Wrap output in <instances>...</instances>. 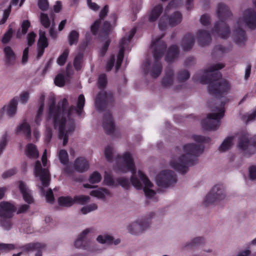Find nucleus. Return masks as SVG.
<instances>
[{"label":"nucleus","instance_id":"f257e3e1","mask_svg":"<svg viewBox=\"0 0 256 256\" xmlns=\"http://www.w3.org/2000/svg\"><path fill=\"white\" fill-rule=\"evenodd\" d=\"M85 103V98L83 94L79 96L77 102V108L71 106L68 108V100L63 99L56 107L55 98L50 96L48 98L49 112L48 118L53 119L54 126L58 131V138L62 140L63 146H66L68 137L74 130V117L76 114L81 116Z\"/></svg>","mask_w":256,"mask_h":256},{"label":"nucleus","instance_id":"f03ea898","mask_svg":"<svg viewBox=\"0 0 256 256\" xmlns=\"http://www.w3.org/2000/svg\"><path fill=\"white\" fill-rule=\"evenodd\" d=\"M192 138L196 143L188 142L176 148L168 162L170 167L182 174L196 164L198 157L203 153L204 146L200 144L208 142V138L200 136Z\"/></svg>","mask_w":256,"mask_h":256},{"label":"nucleus","instance_id":"7ed1b4c3","mask_svg":"<svg viewBox=\"0 0 256 256\" xmlns=\"http://www.w3.org/2000/svg\"><path fill=\"white\" fill-rule=\"evenodd\" d=\"M115 161V168L117 172H126L130 171L132 172V176L131 178V182L134 188L136 189L142 188L148 198H152L154 196L156 192L154 190V184L141 171H138V176L142 182L143 185L139 180L134 176V174L136 171L133 158L130 152H126L122 156L118 155Z\"/></svg>","mask_w":256,"mask_h":256},{"label":"nucleus","instance_id":"20e7f679","mask_svg":"<svg viewBox=\"0 0 256 256\" xmlns=\"http://www.w3.org/2000/svg\"><path fill=\"white\" fill-rule=\"evenodd\" d=\"M224 66L223 64H214L204 71L196 74L194 78L202 84L208 83V91L210 94L223 96L229 92L230 86L226 80L221 78L220 73L216 71Z\"/></svg>","mask_w":256,"mask_h":256},{"label":"nucleus","instance_id":"39448f33","mask_svg":"<svg viewBox=\"0 0 256 256\" xmlns=\"http://www.w3.org/2000/svg\"><path fill=\"white\" fill-rule=\"evenodd\" d=\"M246 26L252 30L256 28V12L252 8H248L244 10L242 16L234 25L232 39L238 46L244 44L246 40V34L243 30Z\"/></svg>","mask_w":256,"mask_h":256},{"label":"nucleus","instance_id":"423d86ee","mask_svg":"<svg viewBox=\"0 0 256 256\" xmlns=\"http://www.w3.org/2000/svg\"><path fill=\"white\" fill-rule=\"evenodd\" d=\"M42 161L44 168H42L40 162L38 160L34 166V176L36 178H38L40 181V183L37 184L40 192L45 196L48 202L52 203L54 200L53 192L51 189L45 190L46 188L48 186L50 178V174L48 170L45 168L47 164L46 150H44L42 154Z\"/></svg>","mask_w":256,"mask_h":256},{"label":"nucleus","instance_id":"0eeeda50","mask_svg":"<svg viewBox=\"0 0 256 256\" xmlns=\"http://www.w3.org/2000/svg\"><path fill=\"white\" fill-rule=\"evenodd\" d=\"M162 37L156 38L152 40L151 48L153 50L154 57L156 62L148 66L150 70H147L150 76L154 78L158 77L162 72V65L158 60L161 58L164 50L166 49V44L160 40Z\"/></svg>","mask_w":256,"mask_h":256},{"label":"nucleus","instance_id":"6e6552de","mask_svg":"<svg viewBox=\"0 0 256 256\" xmlns=\"http://www.w3.org/2000/svg\"><path fill=\"white\" fill-rule=\"evenodd\" d=\"M216 14L220 20L215 24L212 30L214 34L222 38H226L230 36V30L223 19L230 16L228 8L224 4H218L216 9Z\"/></svg>","mask_w":256,"mask_h":256},{"label":"nucleus","instance_id":"1a4fd4ad","mask_svg":"<svg viewBox=\"0 0 256 256\" xmlns=\"http://www.w3.org/2000/svg\"><path fill=\"white\" fill-rule=\"evenodd\" d=\"M228 100L221 102L220 106H216L212 110V112L208 115L206 119L202 122V127L206 130H215L220 126V120L224 116V106Z\"/></svg>","mask_w":256,"mask_h":256},{"label":"nucleus","instance_id":"9d476101","mask_svg":"<svg viewBox=\"0 0 256 256\" xmlns=\"http://www.w3.org/2000/svg\"><path fill=\"white\" fill-rule=\"evenodd\" d=\"M16 207L12 204L8 202H0V225L6 230H9L11 227L10 220L16 210Z\"/></svg>","mask_w":256,"mask_h":256},{"label":"nucleus","instance_id":"9b49d317","mask_svg":"<svg viewBox=\"0 0 256 256\" xmlns=\"http://www.w3.org/2000/svg\"><path fill=\"white\" fill-rule=\"evenodd\" d=\"M226 198V190L223 186L217 184L213 186L203 200V204L208 206L225 200Z\"/></svg>","mask_w":256,"mask_h":256},{"label":"nucleus","instance_id":"f8f14e48","mask_svg":"<svg viewBox=\"0 0 256 256\" xmlns=\"http://www.w3.org/2000/svg\"><path fill=\"white\" fill-rule=\"evenodd\" d=\"M150 220L138 219L128 224L126 230L130 234L138 236L150 227Z\"/></svg>","mask_w":256,"mask_h":256},{"label":"nucleus","instance_id":"ddd939ff","mask_svg":"<svg viewBox=\"0 0 256 256\" xmlns=\"http://www.w3.org/2000/svg\"><path fill=\"white\" fill-rule=\"evenodd\" d=\"M156 181L158 186L168 188L176 182V174L171 170H162L156 176Z\"/></svg>","mask_w":256,"mask_h":256},{"label":"nucleus","instance_id":"4468645a","mask_svg":"<svg viewBox=\"0 0 256 256\" xmlns=\"http://www.w3.org/2000/svg\"><path fill=\"white\" fill-rule=\"evenodd\" d=\"M238 146L246 156L254 154L256 152V135L253 137L252 143L250 142L248 135H244L240 138Z\"/></svg>","mask_w":256,"mask_h":256},{"label":"nucleus","instance_id":"2eb2a0df","mask_svg":"<svg viewBox=\"0 0 256 256\" xmlns=\"http://www.w3.org/2000/svg\"><path fill=\"white\" fill-rule=\"evenodd\" d=\"M136 33L135 28H132L129 32L128 36L126 37H124L122 39L120 44V52L117 56L116 68L118 70L121 66L122 62L124 58V54L125 49L128 48V45L130 43V41L134 36Z\"/></svg>","mask_w":256,"mask_h":256},{"label":"nucleus","instance_id":"dca6fc26","mask_svg":"<svg viewBox=\"0 0 256 256\" xmlns=\"http://www.w3.org/2000/svg\"><path fill=\"white\" fill-rule=\"evenodd\" d=\"M112 98V94L104 91L100 92L97 95L95 100V106L96 109L102 110L104 108L106 104Z\"/></svg>","mask_w":256,"mask_h":256},{"label":"nucleus","instance_id":"f3484780","mask_svg":"<svg viewBox=\"0 0 256 256\" xmlns=\"http://www.w3.org/2000/svg\"><path fill=\"white\" fill-rule=\"evenodd\" d=\"M17 106V98H14L10 102L9 104L4 106L0 110V116L2 117L5 113L10 118L14 116L16 112Z\"/></svg>","mask_w":256,"mask_h":256},{"label":"nucleus","instance_id":"a211bd4d","mask_svg":"<svg viewBox=\"0 0 256 256\" xmlns=\"http://www.w3.org/2000/svg\"><path fill=\"white\" fill-rule=\"evenodd\" d=\"M90 195L102 200H106L107 198L112 196V194L108 190L102 188L92 190Z\"/></svg>","mask_w":256,"mask_h":256},{"label":"nucleus","instance_id":"6ab92c4d","mask_svg":"<svg viewBox=\"0 0 256 256\" xmlns=\"http://www.w3.org/2000/svg\"><path fill=\"white\" fill-rule=\"evenodd\" d=\"M182 3V0H172L171 2L169 3L168 5L165 9L164 15L160 19L158 24L159 28L161 30H164L166 26V24H162V20H164L168 14L170 12V10L178 6L181 4Z\"/></svg>","mask_w":256,"mask_h":256},{"label":"nucleus","instance_id":"aec40b11","mask_svg":"<svg viewBox=\"0 0 256 256\" xmlns=\"http://www.w3.org/2000/svg\"><path fill=\"white\" fill-rule=\"evenodd\" d=\"M196 38L198 44L202 46L207 45L211 40L210 35L204 30H200L197 32Z\"/></svg>","mask_w":256,"mask_h":256},{"label":"nucleus","instance_id":"412c9836","mask_svg":"<svg viewBox=\"0 0 256 256\" xmlns=\"http://www.w3.org/2000/svg\"><path fill=\"white\" fill-rule=\"evenodd\" d=\"M39 35L40 37L38 43V56L40 57L43 54L45 48L48 46V42L44 32L40 30Z\"/></svg>","mask_w":256,"mask_h":256},{"label":"nucleus","instance_id":"4be33fe9","mask_svg":"<svg viewBox=\"0 0 256 256\" xmlns=\"http://www.w3.org/2000/svg\"><path fill=\"white\" fill-rule=\"evenodd\" d=\"M102 126L107 134H111L113 132L114 126L112 118L110 113L104 115L102 122Z\"/></svg>","mask_w":256,"mask_h":256},{"label":"nucleus","instance_id":"5701e85b","mask_svg":"<svg viewBox=\"0 0 256 256\" xmlns=\"http://www.w3.org/2000/svg\"><path fill=\"white\" fill-rule=\"evenodd\" d=\"M18 187L21 193L23 196L24 200L28 204L33 202V198L32 196L31 192L28 188L26 184L22 181L18 182Z\"/></svg>","mask_w":256,"mask_h":256},{"label":"nucleus","instance_id":"b1692460","mask_svg":"<svg viewBox=\"0 0 256 256\" xmlns=\"http://www.w3.org/2000/svg\"><path fill=\"white\" fill-rule=\"evenodd\" d=\"M74 168L76 171L82 172L88 170L89 164L85 158H79L74 162Z\"/></svg>","mask_w":256,"mask_h":256},{"label":"nucleus","instance_id":"393cba45","mask_svg":"<svg viewBox=\"0 0 256 256\" xmlns=\"http://www.w3.org/2000/svg\"><path fill=\"white\" fill-rule=\"evenodd\" d=\"M108 7L105 6L103 9L100 11V19L96 20L91 26V30L94 34H96L97 32L98 28L100 24L101 23L102 20L107 15L108 12Z\"/></svg>","mask_w":256,"mask_h":256},{"label":"nucleus","instance_id":"a878e982","mask_svg":"<svg viewBox=\"0 0 256 256\" xmlns=\"http://www.w3.org/2000/svg\"><path fill=\"white\" fill-rule=\"evenodd\" d=\"M194 44V38L193 36L190 34H186L184 37L182 46L184 50H188L192 47Z\"/></svg>","mask_w":256,"mask_h":256},{"label":"nucleus","instance_id":"bb28decb","mask_svg":"<svg viewBox=\"0 0 256 256\" xmlns=\"http://www.w3.org/2000/svg\"><path fill=\"white\" fill-rule=\"evenodd\" d=\"M162 7L160 4L155 6L150 12L148 20L150 22H154L162 14Z\"/></svg>","mask_w":256,"mask_h":256},{"label":"nucleus","instance_id":"cd10ccee","mask_svg":"<svg viewBox=\"0 0 256 256\" xmlns=\"http://www.w3.org/2000/svg\"><path fill=\"white\" fill-rule=\"evenodd\" d=\"M18 134L22 133L28 138H30L31 136V130L29 124L26 121H24L20 124L16 130Z\"/></svg>","mask_w":256,"mask_h":256},{"label":"nucleus","instance_id":"c85d7f7f","mask_svg":"<svg viewBox=\"0 0 256 256\" xmlns=\"http://www.w3.org/2000/svg\"><path fill=\"white\" fill-rule=\"evenodd\" d=\"M234 136H230L226 138L220 146H219L218 150L222 152H226L234 144Z\"/></svg>","mask_w":256,"mask_h":256},{"label":"nucleus","instance_id":"c756f323","mask_svg":"<svg viewBox=\"0 0 256 256\" xmlns=\"http://www.w3.org/2000/svg\"><path fill=\"white\" fill-rule=\"evenodd\" d=\"M178 48L176 46H172L168 49L166 56V60L167 62H172L174 61L178 56Z\"/></svg>","mask_w":256,"mask_h":256},{"label":"nucleus","instance_id":"7c9ffc66","mask_svg":"<svg viewBox=\"0 0 256 256\" xmlns=\"http://www.w3.org/2000/svg\"><path fill=\"white\" fill-rule=\"evenodd\" d=\"M45 96L42 94L40 95L39 101L40 106L38 111L37 114L35 118V122L36 124L39 125L42 120V116L44 110V100Z\"/></svg>","mask_w":256,"mask_h":256},{"label":"nucleus","instance_id":"2f4dec72","mask_svg":"<svg viewBox=\"0 0 256 256\" xmlns=\"http://www.w3.org/2000/svg\"><path fill=\"white\" fill-rule=\"evenodd\" d=\"M58 203L60 206L70 207L74 204V198L70 196H60L58 199Z\"/></svg>","mask_w":256,"mask_h":256},{"label":"nucleus","instance_id":"473e14b6","mask_svg":"<svg viewBox=\"0 0 256 256\" xmlns=\"http://www.w3.org/2000/svg\"><path fill=\"white\" fill-rule=\"evenodd\" d=\"M26 155L30 158H36L38 156V152L34 144H28L26 146Z\"/></svg>","mask_w":256,"mask_h":256},{"label":"nucleus","instance_id":"72a5a7b5","mask_svg":"<svg viewBox=\"0 0 256 256\" xmlns=\"http://www.w3.org/2000/svg\"><path fill=\"white\" fill-rule=\"evenodd\" d=\"M44 245L40 243H30L24 245L22 247V250L24 252H29L34 250L38 252L44 248Z\"/></svg>","mask_w":256,"mask_h":256},{"label":"nucleus","instance_id":"f704fd0d","mask_svg":"<svg viewBox=\"0 0 256 256\" xmlns=\"http://www.w3.org/2000/svg\"><path fill=\"white\" fill-rule=\"evenodd\" d=\"M174 82L173 72L172 70L166 72L165 75L162 80V84L164 86H170Z\"/></svg>","mask_w":256,"mask_h":256},{"label":"nucleus","instance_id":"c9c22d12","mask_svg":"<svg viewBox=\"0 0 256 256\" xmlns=\"http://www.w3.org/2000/svg\"><path fill=\"white\" fill-rule=\"evenodd\" d=\"M182 19L181 14L178 12H174L168 18L169 24L172 26H176L180 22Z\"/></svg>","mask_w":256,"mask_h":256},{"label":"nucleus","instance_id":"e433bc0d","mask_svg":"<svg viewBox=\"0 0 256 256\" xmlns=\"http://www.w3.org/2000/svg\"><path fill=\"white\" fill-rule=\"evenodd\" d=\"M205 240L202 237H196L193 238L190 242H188L185 247L192 248L193 247L204 244Z\"/></svg>","mask_w":256,"mask_h":256},{"label":"nucleus","instance_id":"4c0bfd02","mask_svg":"<svg viewBox=\"0 0 256 256\" xmlns=\"http://www.w3.org/2000/svg\"><path fill=\"white\" fill-rule=\"evenodd\" d=\"M4 52L8 62L10 63L14 60V53L10 46H6L4 49Z\"/></svg>","mask_w":256,"mask_h":256},{"label":"nucleus","instance_id":"58836bf2","mask_svg":"<svg viewBox=\"0 0 256 256\" xmlns=\"http://www.w3.org/2000/svg\"><path fill=\"white\" fill-rule=\"evenodd\" d=\"M30 26V22L28 20H24L22 24V31L18 30L16 32V38H20L22 36L25 34L29 27Z\"/></svg>","mask_w":256,"mask_h":256},{"label":"nucleus","instance_id":"ea45409f","mask_svg":"<svg viewBox=\"0 0 256 256\" xmlns=\"http://www.w3.org/2000/svg\"><path fill=\"white\" fill-rule=\"evenodd\" d=\"M18 1H19V0H11L10 4V7L8 8L5 10L4 12L3 17L0 21V24H4L6 22V20L8 19V18L10 15V7L12 5L16 6L18 4Z\"/></svg>","mask_w":256,"mask_h":256},{"label":"nucleus","instance_id":"a19ab883","mask_svg":"<svg viewBox=\"0 0 256 256\" xmlns=\"http://www.w3.org/2000/svg\"><path fill=\"white\" fill-rule=\"evenodd\" d=\"M96 240L98 242L102 244H110L112 240V237L107 234L100 235L97 237Z\"/></svg>","mask_w":256,"mask_h":256},{"label":"nucleus","instance_id":"79ce46f5","mask_svg":"<svg viewBox=\"0 0 256 256\" xmlns=\"http://www.w3.org/2000/svg\"><path fill=\"white\" fill-rule=\"evenodd\" d=\"M98 205L96 204H91L82 207L81 210V212L84 214H86L89 212L94 211L98 209Z\"/></svg>","mask_w":256,"mask_h":256},{"label":"nucleus","instance_id":"37998d69","mask_svg":"<svg viewBox=\"0 0 256 256\" xmlns=\"http://www.w3.org/2000/svg\"><path fill=\"white\" fill-rule=\"evenodd\" d=\"M88 180L91 184H98L102 180L101 174L98 172H94L90 176Z\"/></svg>","mask_w":256,"mask_h":256},{"label":"nucleus","instance_id":"c03bdc74","mask_svg":"<svg viewBox=\"0 0 256 256\" xmlns=\"http://www.w3.org/2000/svg\"><path fill=\"white\" fill-rule=\"evenodd\" d=\"M70 51L68 49H66L62 54H60L57 59V63L60 66H63L67 59L69 54Z\"/></svg>","mask_w":256,"mask_h":256},{"label":"nucleus","instance_id":"a18cd8bd","mask_svg":"<svg viewBox=\"0 0 256 256\" xmlns=\"http://www.w3.org/2000/svg\"><path fill=\"white\" fill-rule=\"evenodd\" d=\"M250 246L248 244V247L244 250H240L236 256H256V252H252L250 248Z\"/></svg>","mask_w":256,"mask_h":256},{"label":"nucleus","instance_id":"49530a36","mask_svg":"<svg viewBox=\"0 0 256 256\" xmlns=\"http://www.w3.org/2000/svg\"><path fill=\"white\" fill-rule=\"evenodd\" d=\"M73 198L74 200V204L78 203L81 204H84L85 203L88 202L90 200L89 196L84 195L75 196Z\"/></svg>","mask_w":256,"mask_h":256},{"label":"nucleus","instance_id":"de8ad7c7","mask_svg":"<svg viewBox=\"0 0 256 256\" xmlns=\"http://www.w3.org/2000/svg\"><path fill=\"white\" fill-rule=\"evenodd\" d=\"M113 151V148L110 146H107L104 149V156L108 162H112V160Z\"/></svg>","mask_w":256,"mask_h":256},{"label":"nucleus","instance_id":"09e8293b","mask_svg":"<svg viewBox=\"0 0 256 256\" xmlns=\"http://www.w3.org/2000/svg\"><path fill=\"white\" fill-rule=\"evenodd\" d=\"M8 142V136L6 134H4L0 138V156L5 149Z\"/></svg>","mask_w":256,"mask_h":256},{"label":"nucleus","instance_id":"8fccbe9b","mask_svg":"<svg viewBox=\"0 0 256 256\" xmlns=\"http://www.w3.org/2000/svg\"><path fill=\"white\" fill-rule=\"evenodd\" d=\"M58 158L62 164H67L68 160V157L66 151L63 150H60L58 153Z\"/></svg>","mask_w":256,"mask_h":256},{"label":"nucleus","instance_id":"3c124183","mask_svg":"<svg viewBox=\"0 0 256 256\" xmlns=\"http://www.w3.org/2000/svg\"><path fill=\"white\" fill-rule=\"evenodd\" d=\"M40 22L46 28L50 26V22L47 14L42 13L40 16Z\"/></svg>","mask_w":256,"mask_h":256},{"label":"nucleus","instance_id":"603ef678","mask_svg":"<svg viewBox=\"0 0 256 256\" xmlns=\"http://www.w3.org/2000/svg\"><path fill=\"white\" fill-rule=\"evenodd\" d=\"M30 93L28 91L22 92L19 96L18 98H16L17 100L19 99L20 102L22 104H26L28 102L30 98Z\"/></svg>","mask_w":256,"mask_h":256},{"label":"nucleus","instance_id":"864d4df0","mask_svg":"<svg viewBox=\"0 0 256 256\" xmlns=\"http://www.w3.org/2000/svg\"><path fill=\"white\" fill-rule=\"evenodd\" d=\"M55 84L58 86H62L65 83V78L63 74H60L54 79Z\"/></svg>","mask_w":256,"mask_h":256},{"label":"nucleus","instance_id":"5fc2aeb1","mask_svg":"<svg viewBox=\"0 0 256 256\" xmlns=\"http://www.w3.org/2000/svg\"><path fill=\"white\" fill-rule=\"evenodd\" d=\"M78 33L76 30H72L69 35V44L72 45L76 43L78 40Z\"/></svg>","mask_w":256,"mask_h":256},{"label":"nucleus","instance_id":"6e6d98bb","mask_svg":"<svg viewBox=\"0 0 256 256\" xmlns=\"http://www.w3.org/2000/svg\"><path fill=\"white\" fill-rule=\"evenodd\" d=\"M190 77V74L186 70L180 72L178 76V80L179 82H182L186 80Z\"/></svg>","mask_w":256,"mask_h":256},{"label":"nucleus","instance_id":"4d7b16f0","mask_svg":"<svg viewBox=\"0 0 256 256\" xmlns=\"http://www.w3.org/2000/svg\"><path fill=\"white\" fill-rule=\"evenodd\" d=\"M15 246L13 244L0 243V250L5 252H8L14 249Z\"/></svg>","mask_w":256,"mask_h":256},{"label":"nucleus","instance_id":"13d9d810","mask_svg":"<svg viewBox=\"0 0 256 256\" xmlns=\"http://www.w3.org/2000/svg\"><path fill=\"white\" fill-rule=\"evenodd\" d=\"M13 31L12 28H9L8 30L4 34L2 38V42L3 44H6L10 40Z\"/></svg>","mask_w":256,"mask_h":256},{"label":"nucleus","instance_id":"bf43d9fd","mask_svg":"<svg viewBox=\"0 0 256 256\" xmlns=\"http://www.w3.org/2000/svg\"><path fill=\"white\" fill-rule=\"evenodd\" d=\"M82 54H78L74 60V65L75 68L77 70H79L82 66Z\"/></svg>","mask_w":256,"mask_h":256},{"label":"nucleus","instance_id":"052dcab7","mask_svg":"<svg viewBox=\"0 0 256 256\" xmlns=\"http://www.w3.org/2000/svg\"><path fill=\"white\" fill-rule=\"evenodd\" d=\"M36 36V34L32 32L28 34L26 38L28 46H31L34 44Z\"/></svg>","mask_w":256,"mask_h":256},{"label":"nucleus","instance_id":"680f3d73","mask_svg":"<svg viewBox=\"0 0 256 256\" xmlns=\"http://www.w3.org/2000/svg\"><path fill=\"white\" fill-rule=\"evenodd\" d=\"M92 232V228H86V230H84L82 232L78 234V238L84 242L86 240L88 234Z\"/></svg>","mask_w":256,"mask_h":256},{"label":"nucleus","instance_id":"e2e57ef3","mask_svg":"<svg viewBox=\"0 0 256 256\" xmlns=\"http://www.w3.org/2000/svg\"><path fill=\"white\" fill-rule=\"evenodd\" d=\"M104 182L106 185L109 186H113L114 184V181L112 176L108 174L106 172H105Z\"/></svg>","mask_w":256,"mask_h":256},{"label":"nucleus","instance_id":"0e129e2a","mask_svg":"<svg viewBox=\"0 0 256 256\" xmlns=\"http://www.w3.org/2000/svg\"><path fill=\"white\" fill-rule=\"evenodd\" d=\"M84 242L83 240L77 237L74 242V246L76 248H83L84 250H86V245L84 244Z\"/></svg>","mask_w":256,"mask_h":256},{"label":"nucleus","instance_id":"69168bd1","mask_svg":"<svg viewBox=\"0 0 256 256\" xmlns=\"http://www.w3.org/2000/svg\"><path fill=\"white\" fill-rule=\"evenodd\" d=\"M38 6L39 8L43 10H46L48 9V4L47 0H38Z\"/></svg>","mask_w":256,"mask_h":256},{"label":"nucleus","instance_id":"338daca9","mask_svg":"<svg viewBox=\"0 0 256 256\" xmlns=\"http://www.w3.org/2000/svg\"><path fill=\"white\" fill-rule=\"evenodd\" d=\"M107 82L106 80V74H102L99 76L98 84V86L100 88H103L104 86Z\"/></svg>","mask_w":256,"mask_h":256},{"label":"nucleus","instance_id":"774afa93","mask_svg":"<svg viewBox=\"0 0 256 256\" xmlns=\"http://www.w3.org/2000/svg\"><path fill=\"white\" fill-rule=\"evenodd\" d=\"M249 176L251 180H256V166H252L249 168Z\"/></svg>","mask_w":256,"mask_h":256}]
</instances>
